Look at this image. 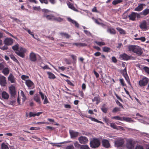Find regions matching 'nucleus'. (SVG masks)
I'll use <instances>...</instances> for the list:
<instances>
[{
	"label": "nucleus",
	"instance_id": "1",
	"mask_svg": "<svg viewBox=\"0 0 149 149\" xmlns=\"http://www.w3.org/2000/svg\"><path fill=\"white\" fill-rule=\"evenodd\" d=\"M12 49L15 51V53L18 56L22 58L24 57V53L26 51V49L21 47H19V45L18 44L13 46Z\"/></svg>",
	"mask_w": 149,
	"mask_h": 149
},
{
	"label": "nucleus",
	"instance_id": "2",
	"mask_svg": "<svg viewBox=\"0 0 149 149\" xmlns=\"http://www.w3.org/2000/svg\"><path fill=\"white\" fill-rule=\"evenodd\" d=\"M129 51H132L139 56L141 55L143 52L141 48L139 46L134 45H130L128 47Z\"/></svg>",
	"mask_w": 149,
	"mask_h": 149
},
{
	"label": "nucleus",
	"instance_id": "3",
	"mask_svg": "<svg viewBox=\"0 0 149 149\" xmlns=\"http://www.w3.org/2000/svg\"><path fill=\"white\" fill-rule=\"evenodd\" d=\"M90 144L91 147L93 148H96L100 146V142L98 139L94 138L90 141Z\"/></svg>",
	"mask_w": 149,
	"mask_h": 149
},
{
	"label": "nucleus",
	"instance_id": "4",
	"mask_svg": "<svg viewBox=\"0 0 149 149\" xmlns=\"http://www.w3.org/2000/svg\"><path fill=\"white\" fill-rule=\"evenodd\" d=\"M134 142L132 139H129L127 140L126 147L128 149H134Z\"/></svg>",
	"mask_w": 149,
	"mask_h": 149
},
{
	"label": "nucleus",
	"instance_id": "5",
	"mask_svg": "<svg viewBox=\"0 0 149 149\" xmlns=\"http://www.w3.org/2000/svg\"><path fill=\"white\" fill-rule=\"evenodd\" d=\"M124 143L123 139L121 138H118L115 142L116 146L118 147L122 146Z\"/></svg>",
	"mask_w": 149,
	"mask_h": 149
},
{
	"label": "nucleus",
	"instance_id": "6",
	"mask_svg": "<svg viewBox=\"0 0 149 149\" xmlns=\"http://www.w3.org/2000/svg\"><path fill=\"white\" fill-rule=\"evenodd\" d=\"M148 81L149 79L148 78L144 77L139 81V84L141 86H146L147 84Z\"/></svg>",
	"mask_w": 149,
	"mask_h": 149
},
{
	"label": "nucleus",
	"instance_id": "7",
	"mask_svg": "<svg viewBox=\"0 0 149 149\" xmlns=\"http://www.w3.org/2000/svg\"><path fill=\"white\" fill-rule=\"evenodd\" d=\"M79 143L81 144H86L88 141L87 138L84 136H81L78 138Z\"/></svg>",
	"mask_w": 149,
	"mask_h": 149
},
{
	"label": "nucleus",
	"instance_id": "8",
	"mask_svg": "<svg viewBox=\"0 0 149 149\" xmlns=\"http://www.w3.org/2000/svg\"><path fill=\"white\" fill-rule=\"evenodd\" d=\"M10 93L12 97H14L16 95V91L15 87L13 85H11L9 87Z\"/></svg>",
	"mask_w": 149,
	"mask_h": 149
},
{
	"label": "nucleus",
	"instance_id": "9",
	"mask_svg": "<svg viewBox=\"0 0 149 149\" xmlns=\"http://www.w3.org/2000/svg\"><path fill=\"white\" fill-rule=\"evenodd\" d=\"M6 79V78L4 76H0V84L2 86H6L7 83Z\"/></svg>",
	"mask_w": 149,
	"mask_h": 149
},
{
	"label": "nucleus",
	"instance_id": "10",
	"mask_svg": "<svg viewBox=\"0 0 149 149\" xmlns=\"http://www.w3.org/2000/svg\"><path fill=\"white\" fill-rule=\"evenodd\" d=\"M102 146L105 148H109L110 146L109 141L107 139H104L102 140Z\"/></svg>",
	"mask_w": 149,
	"mask_h": 149
},
{
	"label": "nucleus",
	"instance_id": "11",
	"mask_svg": "<svg viewBox=\"0 0 149 149\" xmlns=\"http://www.w3.org/2000/svg\"><path fill=\"white\" fill-rule=\"evenodd\" d=\"M70 134L71 138H74L77 137L79 134V133L75 132L73 130H70Z\"/></svg>",
	"mask_w": 149,
	"mask_h": 149
},
{
	"label": "nucleus",
	"instance_id": "12",
	"mask_svg": "<svg viewBox=\"0 0 149 149\" xmlns=\"http://www.w3.org/2000/svg\"><path fill=\"white\" fill-rule=\"evenodd\" d=\"M26 84L27 86L30 88H34V84L30 80H27L26 81Z\"/></svg>",
	"mask_w": 149,
	"mask_h": 149
},
{
	"label": "nucleus",
	"instance_id": "13",
	"mask_svg": "<svg viewBox=\"0 0 149 149\" xmlns=\"http://www.w3.org/2000/svg\"><path fill=\"white\" fill-rule=\"evenodd\" d=\"M4 43L6 45H11L13 43V40L10 38H7L4 40Z\"/></svg>",
	"mask_w": 149,
	"mask_h": 149
},
{
	"label": "nucleus",
	"instance_id": "14",
	"mask_svg": "<svg viewBox=\"0 0 149 149\" xmlns=\"http://www.w3.org/2000/svg\"><path fill=\"white\" fill-rule=\"evenodd\" d=\"M129 19L132 21H135L136 17V13L132 12L128 16Z\"/></svg>",
	"mask_w": 149,
	"mask_h": 149
},
{
	"label": "nucleus",
	"instance_id": "15",
	"mask_svg": "<svg viewBox=\"0 0 149 149\" xmlns=\"http://www.w3.org/2000/svg\"><path fill=\"white\" fill-rule=\"evenodd\" d=\"M120 57L122 59L124 60H128L130 59V56L128 55L125 53H123L120 55Z\"/></svg>",
	"mask_w": 149,
	"mask_h": 149
},
{
	"label": "nucleus",
	"instance_id": "16",
	"mask_svg": "<svg viewBox=\"0 0 149 149\" xmlns=\"http://www.w3.org/2000/svg\"><path fill=\"white\" fill-rule=\"evenodd\" d=\"M29 58L30 60L34 62L36 60V55L33 52H31L29 55Z\"/></svg>",
	"mask_w": 149,
	"mask_h": 149
},
{
	"label": "nucleus",
	"instance_id": "17",
	"mask_svg": "<svg viewBox=\"0 0 149 149\" xmlns=\"http://www.w3.org/2000/svg\"><path fill=\"white\" fill-rule=\"evenodd\" d=\"M139 27L142 29H146L147 28V26L146 21H144L141 23L139 25Z\"/></svg>",
	"mask_w": 149,
	"mask_h": 149
},
{
	"label": "nucleus",
	"instance_id": "18",
	"mask_svg": "<svg viewBox=\"0 0 149 149\" xmlns=\"http://www.w3.org/2000/svg\"><path fill=\"white\" fill-rule=\"evenodd\" d=\"M67 3L69 8L75 11H78L75 8L73 5V4H72L69 1H68L67 2Z\"/></svg>",
	"mask_w": 149,
	"mask_h": 149
},
{
	"label": "nucleus",
	"instance_id": "19",
	"mask_svg": "<svg viewBox=\"0 0 149 149\" xmlns=\"http://www.w3.org/2000/svg\"><path fill=\"white\" fill-rule=\"evenodd\" d=\"M68 21L71 22L73 24H74L76 27L77 28L79 27V24L76 21L72 20L70 17L68 18Z\"/></svg>",
	"mask_w": 149,
	"mask_h": 149
},
{
	"label": "nucleus",
	"instance_id": "20",
	"mask_svg": "<svg viewBox=\"0 0 149 149\" xmlns=\"http://www.w3.org/2000/svg\"><path fill=\"white\" fill-rule=\"evenodd\" d=\"M43 17H46L48 20H54V17L52 15H46L45 14L43 15Z\"/></svg>",
	"mask_w": 149,
	"mask_h": 149
},
{
	"label": "nucleus",
	"instance_id": "21",
	"mask_svg": "<svg viewBox=\"0 0 149 149\" xmlns=\"http://www.w3.org/2000/svg\"><path fill=\"white\" fill-rule=\"evenodd\" d=\"M144 4H141L139 5L137 7L134 9L135 11H141L143 8Z\"/></svg>",
	"mask_w": 149,
	"mask_h": 149
},
{
	"label": "nucleus",
	"instance_id": "22",
	"mask_svg": "<svg viewBox=\"0 0 149 149\" xmlns=\"http://www.w3.org/2000/svg\"><path fill=\"white\" fill-rule=\"evenodd\" d=\"M2 97L4 99H8L9 97L8 94L5 91H3L1 93Z\"/></svg>",
	"mask_w": 149,
	"mask_h": 149
},
{
	"label": "nucleus",
	"instance_id": "23",
	"mask_svg": "<svg viewBox=\"0 0 149 149\" xmlns=\"http://www.w3.org/2000/svg\"><path fill=\"white\" fill-rule=\"evenodd\" d=\"M39 93L40 94V95L41 97L42 98V100H44V102H48L47 101V98L46 96H45V98H44V95L40 91L39 92Z\"/></svg>",
	"mask_w": 149,
	"mask_h": 149
},
{
	"label": "nucleus",
	"instance_id": "24",
	"mask_svg": "<svg viewBox=\"0 0 149 149\" xmlns=\"http://www.w3.org/2000/svg\"><path fill=\"white\" fill-rule=\"evenodd\" d=\"M8 80L10 81L11 83L15 82V79L13 76L12 74H10L8 77Z\"/></svg>",
	"mask_w": 149,
	"mask_h": 149
},
{
	"label": "nucleus",
	"instance_id": "25",
	"mask_svg": "<svg viewBox=\"0 0 149 149\" xmlns=\"http://www.w3.org/2000/svg\"><path fill=\"white\" fill-rule=\"evenodd\" d=\"M60 34L62 37H64L66 38H69L70 37V36L68 33L64 32H60Z\"/></svg>",
	"mask_w": 149,
	"mask_h": 149
},
{
	"label": "nucleus",
	"instance_id": "26",
	"mask_svg": "<svg viewBox=\"0 0 149 149\" xmlns=\"http://www.w3.org/2000/svg\"><path fill=\"white\" fill-rule=\"evenodd\" d=\"M107 32L111 34H115L116 33V31L113 28H109L107 29Z\"/></svg>",
	"mask_w": 149,
	"mask_h": 149
},
{
	"label": "nucleus",
	"instance_id": "27",
	"mask_svg": "<svg viewBox=\"0 0 149 149\" xmlns=\"http://www.w3.org/2000/svg\"><path fill=\"white\" fill-rule=\"evenodd\" d=\"M9 70L8 68H4L2 71V72L5 75H7L9 73Z\"/></svg>",
	"mask_w": 149,
	"mask_h": 149
},
{
	"label": "nucleus",
	"instance_id": "28",
	"mask_svg": "<svg viewBox=\"0 0 149 149\" xmlns=\"http://www.w3.org/2000/svg\"><path fill=\"white\" fill-rule=\"evenodd\" d=\"M116 29L120 33L122 34H125L126 33L125 31L120 27L116 28Z\"/></svg>",
	"mask_w": 149,
	"mask_h": 149
},
{
	"label": "nucleus",
	"instance_id": "29",
	"mask_svg": "<svg viewBox=\"0 0 149 149\" xmlns=\"http://www.w3.org/2000/svg\"><path fill=\"white\" fill-rule=\"evenodd\" d=\"M143 15L146 16L149 14V9H146L143 10L141 13Z\"/></svg>",
	"mask_w": 149,
	"mask_h": 149
},
{
	"label": "nucleus",
	"instance_id": "30",
	"mask_svg": "<svg viewBox=\"0 0 149 149\" xmlns=\"http://www.w3.org/2000/svg\"><path fill=\"white\" fill-rule=\"evenodd\" d=\"M100 97L98 95L97 96L95 97L92 100V101L93 102H100Z\"/></svg>",
	"mask_w": 149,
	"mask_h": 149
},
{
	"label": "nucleus",
	"instance_id": "31",
	"mask_svg": "<svg viewBox=\"0 0 149 149\" xmlns=\"http://www.w3.org/2000/svg\"><path fill=\"white\" fill-rule=\"evenodd\" d=\"M34 99L37 102H38L39 101L40 98L38 94H36L34 95Z\"/></svg>",
	"mask_w": 149,
	"mask_h": 149
},
{
	"label": "nucleus",
	"instance_id": "32",
	"mask_svg": "<svg viewBox=\"0 0 149 149\" xmlns=\"http://www.w3.org/2000/svg\"><path fill=\"white\" fill-rule=\"evenodd\" d=\"M10 56V58L14 61L17 63H19L17 59L13 54H11Z\"/></svg>",
	"mask_w": 149,
	"mask_h": 149
},
{
	"label": "nucleus",
	"instance_id": "33",
	"mask_svg": "<svg viewBox=\"0 0 149 149\" xmlns=\"http://www.w3.org/2000/svg\"><path fill=\"white\" fill-rule=\"evenodd\" d=\"M47 73L49 75V79H54L55 78V76L52 73L50 72H48Z\"/></svg>",
	"mask_w": 149,
	"mask_h": 149
},
{
	"label": "nucleus",
	"instance_id": "34",
	"mask_svg": "<svg viewBox=\"0 0 149 149\" xmlns=\"http://www.w3.org/2000/svg\"><path fill=\"white\" fill-rule=\"evenodd\" d=\"M110 48L109 47H103L102 50L104 52H110Z\"/></svg>",
	"mask_w": 149,
	"mask_h": 149
},
{
	"label": "nucleus",
	"instance_id": "35",
	"mask_svg": "<svg viewBox=\"0 0 149 149\" xmlns=\"http://www.w3.org/2000/svg\"><path fill=\"white\" fill-rule=\"evenodd\" d=\"M95 42L98 45L101 46L102 45H105L104 42H98L97 41H95Z\"/></svg>",
	"mask_w": 149,
	"mask_h": 149
},
{
	"label": "nucleus",
	"instance_id": "36",
	"mask_svg": "<svg viewBox=\"0 0 149 149\" xmlns=\"http://www.w3.org/2000/svg\"><path fill=\"white\" fill-rule=\"evenodd\" d=\"M2 149H9V148L8 146L5 143H3L1 144Z\"/></svg>",
	"mask_w": 149,
	"mask_h": 149
},
{
	"label": "nucleus",
	"instance_id": "37",
	"mask_svg": "<svg viewBox=\"0 0 149 149\" xmlns=\"http://www.w3.org/2000/svg\"><path fill=\"white\" fill-rule=\"evenodd\" d=\"M123 120L124 121H126L127 122H130L132 121V119L131 118H127V117H123Z\"/></svg>",
	"mask_w": 149,
	"mask_h": 149
},
{
	"label": "nucleus",
	"instance_id": "38",
	"mask_svg": "<svg viewBox=\"0 0 149 149\" xmlns=\"http://www.w3.org/2000/svg\"><path fill=\"white\" fill-rule=\"evenodd\" d=\"M122 1V0H115L112 2V4L115 5Z\"/></svg>",
	"mask_w": 149,
	"mask_h": 149
},
{
	"label": "nucleus",
	"instance_id": "39",
	"mask_svg": "<svg viewBox=\"0 0 149 149\" xmlns=\"http://www.w3.org/2000/svg\"><path fill=\"white\" fill-rule=\"evenodd\" d=\"M80 149H90L89 147L87 145H82L80 147Z\"/></svg>",
	"mask_w": 149,
	"mask_h": 149
},
{
	"label": "nucleus",
	"instance_id": "40",
	"mask_svg": "<svg viewBox=\"0 0 149 149\" xmlns=\"http://www.w3.org/2000/svg\"><path fill=\"white\" fill-rule=\"evenodd\" d=\"M21 95L22 97V98L23 100V102H24L26 98L23 92L22 91H21Z\"/></svg>",
	"mask_w": 149,
	"mask_h": 149
},
{
	"label": "nucleus",
	"instance_id": "41",
	"mask_svg": "<svg viewBox=\"0 0 149 149\" xmlns=\"http://www.w3.org/2000/svg\"><path fill=\"white\" fill-rule=\"evenodd\" d=\"M112 119L120 120H122V118L118 116L113 117L112 118Z\"/></svg>",
	"mask_w": 149,
	"mask_h": 149
},
{
	"label": "nucleus",
	"instance_id": "42",
	"mask_svg": "<svg viewBox=\"0 0 149 149\" xmlns=\"http://www.w3.org/2000/svg\"><path fill=\"white\" fill-rule=\"evenodd\" d=\"M101 109L102 111L105 113H107L108 110V109L107 108L105 107L104 106L102 107Z\"/></svg>",
	"mask_w": 149,
	"mask_h": 149
},
{
	"label": "nucleus",
	"instance_id": "43",
	"mask_svg": "<svg viewBox=\"0 0 149 149\" xmlns=\"http://www.w3.org/2000/svg\"><path fill=\"white\" fill-rule=\"evenodd\" d=\"M123 76L125 78V79L128 82V83L129 84H130V81L129 78V77L127 74L124 75Z\"/></svg>",
	"mask_w": 149,
	"mask_h": 149
},
{
	"label": "nucleus",
	"instance_id": "44",
	"mask_svg": "<svg viewBox=\"0 0 149 149\" xmlns=\"http://www.w3.org/2000/svg\"><path fill=\"white\" fill-rule=\"evenodd\" d=\"M121 73L123 76L127 74L126 67H125V68L123 70L121 71Z\"/></svg>",
	"mask_w": 149,
	"mask_h": 149
},
{
	"label": "nucleus",
	"instance_id": "45",
	"mask_svg": "<svg viewBox=\"0 0 149 149\" xmlns=\"http://www.w3.org/2000/svg\"><path fill=\"white\" fill-rule=\"evenodd\" d=\"M120 111V109L118 107H115L113 110L112 112L113 113H115Z\"/></svg>",
	"mask_w": 149,
	"mask_h": 149
},
{
	"label": "nucleus",
	"instance_id": "46",
	"mask_svg": "<svg viewBox=\"0 0 149 149\" xmlns=\"http://www.w3.org/2000/svg\"><path fill=\"white\" fill-rule=\"evenodd\" d=\"M54 20L57 21L59 22H61L63 20V19L60 17L58 18H55L54 17Z\"/></svg>",
	"mask_w": 149,
	"mask_h": 149
},
{
	"label": "nucleus",
	"instance_id": "47",
	"mask_svg": "<svg viewBox=\"0 0 149 149\" xmlns=\"http://www.w3.org/2000/svg\"><path fill=\"white\" fill-rule=\"evenodd\" d=\"M143 70L148 74H149V68L147 67H145L143 68Z\"/></svg>",
	"mask_w": 149,
	"mask_h": 149
},
{
	"label": "nucleus",
	"instance_id": "48",
	"mask_svg": "<svg viewBox=\"0 0 149 149\" xmlns=\"http://www.w3.org/2000/svg\"><path fill=\"white\" fill-rule=\"evenodd\" d=\"M64 60L67 64H70L71 63V61L67 58H65Z\"/></svg>",
	"mask_w": 149,
	"mask_h": 149
},
{
	"label": "nucleus",
	"instance_id": "49",
	"mask_svg": "<svg viewBox=\"0 0 149 149\" xmlns=\"http://www.w3.org/2000/svg\"><path fill=\"white\" fill-rule=\"evenodd\" d=\"M74 146L75 147L79 148L80 146H81V145H80L77 141H76L74 143Z\"/></svg>",
	"mask_w": 149,
	"mask_h": 149
},
{
	"label": "nucleus",
	"instance_id": "50",
	"mask_svg": "<svg viewBox=\"0 0 149 149\" xmlns=\"http://www.w3.org/2000/svg\"><path fill=\"white\" fill-rule=\"evenodd\" d=\"M40 127H32L30 128V130H40Z\"/></svg>",
	"mask_w": 149,
	"mask_h": 149
},
{
	"label": "nucleus",
	"instance_id": "51",
	"mask_svg": "<svg viewBox=\"0 0 149 149\" xmlns=\"http://www.w3.org/2000/svg\"><path fill=\"white\" fill-rule=\"evenodd\" d=\"M110 126L114 129H117L116 125L114 123H111Z\"/></svg>",
	"mask_w": 149,
	"mask_h": 149
},
{
	"label": "nucleus",
	"instance_id": "52",
	"mask_svg": "<svg viewBox=\"0 0 149 149\" xmlns=\"http://www.w3.org/2000/svg\"><path fill=\"white\" fill-rule=\"evenodd\" d=\"M29 117H35L36 116L35 113L31 112H30L29 113Z\"/></svg>",
	"mask_w": 149,
	"mask_h": 149
},
{
	"label": "nucleus",
	"instance_id": "53",
	"mask_svg": "<svg viewBox=\"0 0 149 149\" xmlns=\"http://www.w3.org/2000/svg\"><path fill=\"white\" fill-rule=\"evenodd\" d=\"M84 32L88 36H92V34L90 32L88 31L87 30H84Z\"/></svg>",
	"mask_w": 149,
	"mask_h": 149
},
{
	"label": "nucleus",
	"instance_id": "54",
	"mask_svg": "<svg viewBox=\"0 0 149 149\" xmlns=\"http://www.w3.org/2000/svg\"><path fill=\"white\" fill-rule=\"evenodd\" d=\"M42 11L44 13V14H45V13L50 12V11L48 9H44L42 10Z\"/></svg>",
	"mask_w": 149,
	"mask_h": 149
},
{
	"label": "nucleus",
	"instance_id": "55",
	"mask_svg": "<svg viewBox=\"0 0 149 149\" xmlns=\"http://www.w3.org/2000/svg\"><path fill=\"white\" fill-rule=\"evenodd\" d=\"M66 81L67 82L68 84L71 86H74V85L68 79L66 80Z\"/></svg>",
	"mask_w": 149,
	"mask_h": 149
},
{
	"label": "nucleus",
	"instance_id": "56",
	"mask_svg": "<svg viewBox=\"0 0 149 149\" xmlns=\"http://www.w3.org/2000/svg\"><path fill=\"white\" fill-rule=\"evenodd\" d=\"M32 137L33 138L36 139V140L38 141H42L41 140L40 138L36 136H32Z\"/></svg>",
	"mask_w": 149,
	"mask_h": 149
},
{
	"label": "nucleus",
	"instance_id": "57",
	"mask_svg": "<svg viewBox=\"0 0 149 149\" xmlns=\"http://www.w3.org/2000/svg\"><path fill=\"white\" fill-rule=\"evenodd\" d=\"M10 18L12 19H13L14 21H16V22H20V21L18 19L16 18H15L13 17H10Z\"/></svg>",
	"mask_w": 149,
	"mask_h": 149
},
{
	"label": "nucleus",
	"instance_id": "58",
	"mask_svg": "<svg viewBox=\"0 0 149 149\" xmlns=\"http://www.w3.org/2000/svg\"><path fill=\"white\" fill-rule=\"evenodd\" d=\"M66 149H74L73 146L71 145L67 146L66 148Z\"/></svg>",
	"mask_w": 149,
	"mask_h": 149
},
{
	"label": "nucleus",
	"instance_id": "59",
	"mask_svg": "<svg viewBox=\"0 0 149 149\" xmlns=\"http://www.w3.org/2000/svg\"><path fill=\"white\" fill-rule=\"evenodd\" d=\"M112 61L114 63H116L117 62V60L114 56H113L112 57Z\"/></svg>",
	"mask_w": 149,
	"mask_h": 149
},
{
	"label": "nucleus",
	"instance_id": "60",
	"mask_svg": "<svg viewBox=\"0 0 149 149\" xmlns=\"http://www.w3.org/2000/svg\"><path fill=\"white\" fill-rule=\"evenodd\" d=\"M120 81L122 86H125V84L124 83L123 79H120Z\"/></svg>",
	"mask_w": 149,
	"mask_h": 149
},
{
	"label": "nucleus",
	"instance_id": "61",
	"mask_svg": "<svg viewBox=\"0 0 149 149\" xmlns=\"http://www.w3.org/2000/svg\"><path fill=\"white\" fill-rule=\"evenodd\" d=\"M29 78L28 76H26L24 75H22L21 76V78L23 80H25L26 79H28Z\"/></svg>",
	"mask_w": 149,
	"mask_h": 149
},
{
	"label": "nucleus",
	"instance_id": "62",
	"mask_svg": "<svg viewBox=\"0 0 149 149\" xmlns=\"http://www.w3.org/2000/svg\"><path fill=\"white\" fill-rule=\"evenodd\" d=\"M89 119H90L92 121H93L94 122H97V121H98V120H97V119L94 118H93V117H89Z\"/></svg>",
	"mask_w": 149,
	"mask_h": 149
},
{
	"label": "nucleus",
	"instance_id": "63",
	"mask_svg": "<svg viewBox=\"0 0 149 149\" xmlns=\"http://www.w3.org/2000/svg\"><path fill=\"white\" fill-rule=\"evenodd\" d=\"M92 11L93 12H95L97 13H99V11L97 10V8L96 7H94L92 10Z\"/></svg>",
	"mask_w": 149,
	"mask_h": 149
},
{
	"label": "nucleus",
	"instance_id": "64",
	"mask_svg": "<svg viewBox=\"0 0 149 149\" xmlns=\"http://www.w3.org/2000/svg\"><path fill=\"white\" fill-rule=\"evenodd\" d=\"M135 149H143L142 146H137Z\"/></svg>",
	"mask_w": 149,
	"mask_h": 149
}]
</instances>
